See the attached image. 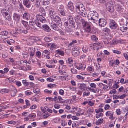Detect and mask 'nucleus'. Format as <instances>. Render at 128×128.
Returning <instances> with one entry per match:
<instances>
[{"instance_id": "nucleus-43", "label": "nucleus", "mask_w": 128, "mask_h": 128, "mask_svg": "<svg viewBox=\"0 0 128 128\" xmlns=\"http://www.w3.org/2000/svg\"><path fill=\"white\" fill-rule=\"evenodd\" d=\"M42 3L43 5L46 6L50 4V2L48 0H43Z\"/></svg>"}, {"instance_id": "nucleus-50", "label": "nucleus", "mask_w": 128, "mask_h": 128, "mask_svg": "<svg viewBox=\"0 0 128 128\" xmlns=\"http://www.w3.org/2000/svg\"><path fill=\"white\" fill-rule=\"evenodd\" d=\"M80 21L82 23L83 27L84 26H85V25L88 22H85L84 20L82 18L81 19V20Z\"/></svg>"}, {"instance_id": "nucleus-23", "label": "nucleus", "mask_w": 128, "mask_h": 128, "mask_svg": "<svg viewBox=\"0 0 128 128\" xmlns=\"http://www.w3.org/2000/svg\"><path fill=\"white\" fill-rule=\"evenodd\" d=\"M94 46L93 48L94 50H96L97 51L101 49L102 46V44H95L94 45Z\"/></svg>"}, {"instance_id": "nucleus-31", "label": "nucleus", "mask_w": 128, "mask_h": 128, "mask_svg": "<svg viewBox=\"0 0 128 128\" xmlns=\"http://www.w3.org/2000/svg\"><path fill=\"white\" fill-rule=\"evenodd\" d=\"M104 121L103 119H100L96 121V125H99L101 124H102L103 122Z\"/></svg>"}, {"instance_id": "nucleus-12", "label": "nucleus", "mask_w": 128, "mask_h": 128, "mask_svg": "<svg viewBox=\"0 0 128 128\" xmlns=\"http://www.w3.org/2000/svg\"><path fill=\"white\" fill-rule=\"evenodd\" d=\"M80 48L78 47H75L73 49L72 51L73 55L74 57H77L80 54V52L79 51Z\"/></svg>"}, {"instance_id": "nucleus-51", "label": "nucleus", "mask_w": 128, "mask_h": 128, "mask_svg": "<svg viewBox=\"0 0 128 128\" xmlns=\"http://www.w3.org/2000/svg\"><path fill=\"white\" fill-rule=\"evenodd\" d=\"M12 92H11V95L12 96L14 97L15 96L16 93L17 92V90L16 89L14 90L13 91H12Z\"/></svg>"}, {"instance_id": "nucleus-64", "label": "nucleus", "mask_w": 128, "mask_h": 128, "mask_svg": "<svg viewBox=\"0 0 128 128\" xmlns=\"http://www.w3.org/2000/svg\"><path fill=\"white\" fill-rule=\"evenodd\" d=\"M103 111V110L102 108H100L96 110V112L97 113H98L100 112H102Z\"/></svg>"}, {"instance_id": "nucleus-57", "label": "nucleus", "mask_w": 128, "mask_h": 128, "mask_svg": "<svg viewBox=\"0 0 128 128\" xmlns=\"http://www.w3.org/2000/svg\"><path fill=\"white\" fill-rule=\"evenodd\" d=\"M33 50L34 49L32 48V50L31 51L30 56L31 58L33 57L35 54V53L34 52V50Z\"/></svg>"}, {"instance_id": "nucleus-38", "label": "nucleus", "mask_w": 128, "mask_h": 128, "mask_svg": "<svg viewBox=\"0 0 128 128\" xmlns=\"http://www.w3.org/2000/svg\"><path fill=\"white\" fill-rule=\"evenodd\" d=\"M60 15L61 16H66V14L64 10H63L58 12Z\"/></svg>"}, {"instance_id": "nucleus-34", "label": "nucleus", "mask_w": 128, "mask_h": 128, "mask_svg": "<svg viewBox=\"0 0 128 128\" xmlns=\"http://www.w3.org/2000/svg\"><path fill=\"white\" fill-rule=\"evenodd\" d=\"M120 42V41L119 40L117 41L116 40H112L110 42V44L112 45H115L118 44V43H119Z\"/></svg>"}, {"instance_id": "nucleus-29", "label": "nucleus", "mask_w": 128, "mask_h": 128, "mask_svg": "<svg viewBox=\"0 0 128 128\" xmlns=\"http://www.w3.org/2000/svg\"><path fill=\"white\" fill-rule=\"evenodd\" d=\"M56 54L62 56H64V52L61 51L60 50H56Z\"/></svg>"}, {"instance_id": "nucleus-63", "label": "nucleus", "mask_w": 128, "mask_h": 128, "mask_svg": "<svg viewBox=\"0 0 128 128\" xmlns=\"http://www.w3.org/2000/svg\"><path fill=\"white\" fill-rule=\"evenodd\" d=\"M103 114L102 113H100L99 114H96V118H98L101 116H103Z\"/></svg>"}, {"instance_id": "nucleus-26", "label": "nucleus", "mask_w": 128, "mask_h": 128, "mask_svg": "<svg viewBox=\"0 0 128 128\" xmlns=\"http://www.w3.org/2000/svg\"><path fill=\"white\" fill-rule=\"evenodd\" d=\"M68 8L72 12H73L74 10V6L73 4L71 2L68 3Z\"/></svg>"}, {"instance_id": "nucleus-7", "label": "nucleus", "mask_w": 128, "mask_h": 128, "mask_svg": "<svg viewBox=\"0 0 128 128\" xmlns=\"http://www.w3.org/2000/svg\"><path fill=\"white\" fill-rule=\"evenodd\" d=\"M110 26L111 29L115 30L117 28L118 25L114 20H110Z\"/></svg>"}, {"instance_id": "nucleus-2", "label": "nucleus", "mask_w": 128, "mask_h": 128, "mask_svg": "<svg viewBox=\"0 0 128 128\" xmlns=\"http://www.w3.org/2000/svg\"><path fill=\"white\" fill-rule=\"evenodd\" d=\"M88 18L89 22L92 24H93L96 23L98 20V14H97L96 15V14H92V15H90V14L88 15Z\"/></svg>"}, {"instance_id": "nucleus-16", "label": "nucleus", "mask_w": 128, "mask_h": 128, "mask_svg": "<svg viewBox=\"0 0 128 128\" xmlns=\"http://www.w3.org/2000/svg\"><path fill=\"white\" fill-rule=\"evenodd\" d=\"M23 4L24 6L28 8H30L32 5V3L29 0H25L23 2Z\"/></svg>"}, {"instance_id": "nucleus-10", "label": "nucleus", "mask_w": 128, "mask_h": 128, "mask_svg": "<svg viewBox=\"0 0 128 128\" xmlns=\"http://www.w3.org/2000/svg\"><path fill=\"white\" fill-rule=\"evenodd\" d=\"M36 40L34 37H30L28 40V44L29 46L32 45Z\"/></svg>"}, {"instance_id": "nucleus-48", "label": "nucleus", "mask_w": 128, "mask_h": 128, "mask_svg": "<svg viewBox=\"0 0 128 128\" xmlns=\"http://www.w3.org/2000/svg\"><path fill=\"white\" fill-rule=\"evenodd\" d=\"M28 117L31 119L34 118L36 117V115L34 114H30L28 116Z\"/></svg>"}, {"instance_id": "nucleus-25", "label": "nucleus", "mask_w": 128, "mask_h": 128, "mask_svg": "<svg viewBox=\"0 0 128 128\" xmlns=\"http://www.w3.org/2000/svg\"><path fill=\"white\" fill-rule=\"evenodd\" d=\"M22 17L23 19L28 20L30 18V15L28 13L25 12L24 14Z\"/></svg>"}, {"instance_id": "nucleus-5", "label": "nucleus", "mask_w": 128, "mask_h": 128, "mask_svg": "<svg viewBox=\"0 0 128 128\" xmlns=\"http://www.w3.org/2000/svg\"><path fill=\"white\" fill-rule=\"evenodd\" d=\"M52 19L56 22L59 26H62V22L60 17L57 15L52 17Z\"/></svg>"}, {"instance_id": "nucleus-22", "label": "nucleus", "mask_w": 128, "mask_h": 128, "mask_svg": "<svg viewBox=\"0 0 128 128\" xmlns=\"http://www.w3.org/2000/svg\"><path fill=\"white\" fill-rule=\"evenodd\" d=\"M22 23L27 30H30V27L28 25V22L24 20H22Z\"/></svg>"}, {"instance_id": "nucleus-45", "label": "nucleus", "mask_w": 128, "mask_h": 128, "mask_svg": "<svg viewBox=\"0 0 128 128\" xmlns=\"http://www.w3.org/2000/svg\"><path fill=\"white\" fill-rule=\"evenodd\" d=\"M40 0H36L35 4L36 6L38 8H39L40 6Z\"/></svg>"}, {"instance_id": "nucleus-4", "label": "nucleus", "mask_w": 128, "mask_h": 128, "mask_svg": "<svg viewBox=\"0 0 128 128\" xmlns=\"http://www.w3.org/2000/svg\"><path fill=\"white\" fill-rule=\"evenodd\" d=\"M36 19L38 20V22L40 23V26L41 28H42V25H43L44 23H45L46 22V21L45 18L42 15H38L37 16Z\"/></svg>"}, {"instance_id": "nucleus-27", "label": "nucleus", "mask_w": 128, "mask_h": 128, "mask_svg": "<svg viewBox=\"0 0 128 128\" xmlns=\"http://www.w3.org/2000/svg\"><path fill=\"white\" fill-rule=\"evenodd\" d=\"M50 15L51 18L57 15L56 12L54 10H50Z\"/></svg>"}, {"instance_id": "nucleus-35", "label": "nucleus", "mask_w": 128, "mask_h": 128, "mask_svg": "<svg viewBox=\"0 0 128 128\" xmlns=\"http://www.w3.org/2000/svg\"><path fill=\"white\" fill-rule=\"evenodd\" d=\"M58 12L64 10V8L63 5H61L59 6L57 8Z\"/></svg>"}, {"instance_id": "nucleus-59", "label": "nucleus", "mask_w": 128, "mask_h": 128, "mask_svg": "<svg viewBox=\"0 0 128 128\" xmlns=\"http://www.w3.org/2000/svg\"><path fill=\"white\" fill-rule=\"evenodd\" d=\"M62 125L63 126H64L67 125V123L65 121L62 120L61 122Z\"/></svg>"}, {"instance_id": "nucleus-1", "label": "nucleus", "mask_w": 128, "mask_h": 128, "mask_svg": "<svg viewBox=\"0 0 128 128\" xmlns=\"http://www.w3.org/2000/svg\"><path fill=\"white\" fill-rule=\"evenodd\" d=\"M76 12L83 17H86L87 15L86 10L83 4L80 3L76 4Z\"/></svg>"}, {"instance_id": "nucleus-15", "label": "nucleus", "mask_w": 128, "mask_h": 128, "mask_svg": "<svg viewBox=\"0 0 128 128\" xmlns=\"http://www.w3.org/2000/svg\"><path fill=\"white\" fill-rule=\"evenodd\" d=\"M41 28L47 32H49L51 30L50 27L47 25L46 24L42 25Z\"/></svg>"}, {"instance_id": "nucleus-30", "label": "nucleus", "mask_w": 128, "mask_h": 128, "mask_svg": "<svg viewBox=\"0 0 128 128\" xmlns=\"http://www.w3.org/2000/svg\"><path fill=\"white\" fill-rule=\"evenodd\" d=\"M0 92L2 94H4L8 93L9 92V91L8 89H2L0 91Z\"/></svg>"}, {"instance_id": "nucleus-14", "label": "nucleus", "mask_w": 128, "mask_h": 128, "mask_svg": "<svg viewBox=\"0 0 128 128\" xmlns=\"http://www.w3.org/2000/svg\"><path fill=\"white\" fill-rule=\"evenodd\" d=\"M50 23L51 28L54 30L55 31H58V30H59V28L55 23L53 22H50Z\"/></svg>"}, {"instance_id": "nucleus-47", "label": "nucleus", "mask_w": 128, "mask_h": 128, "mask_svg": "<svg viewBox=\"0 0 128 128\" xmlns=\"http://www.w3.org/2000/svg\"><path fill=\"white\" fill-rule=\"evenodd\" d=\"M33 92L35 94H38L40 92V90L38 88H36L33 90Z\"/></svg>"}, {"instance_id": "nucleus-6", "label": "nucleus", "mask_w": 128, "mask_h": 128, "mask_svg": "<svg viewBox=\"0 0 128 128\" xmlns=\"http://www.w3.org/2000/svg\"><path fill=\"white\" fill-rule=\"evenodd\" d=\"M38 22V20L36 18L35 19H33L30 21V24L31 26H34L36 24L39 28H41L40 26V23Z\"/></svg>"}, {"instance_id": "nucleus-41", "label": "nucleus", "mask_w": 128, "mask_h": 128, "mask_svg": "<svg viewBox=\"0 0 128 128\" xmlns=\"http://www.w3.org/2000/svg\"><path fill=\"white\" fill-rule=\"evenodd\" d=\"M88 48L86 46H84L82 48V51L84 53H87L88 52Z\"/></svg>"}, {"instance_id": "nucleus-13", "label": "nucleus", "mask_w": 128, "mask_h": 128, "mask_svg": "<svg viewBox=\"0 0 128 128\" xmlns=\"http://www.w3.org/2000/svg\"><path fill=\"white\" fill-rule=\"evenodd\" d=\"M90 26V24L88 22L85 26H83V28L84 29L86 32L88 33H90L91 31Z\"/></svg>"}, {"instance_id": "nucleus-32", "label": "nucleus", "mask_w": 128, "mask_h": 128, "mask_svg": "<svg viewBox=\"0 0 128 128\" xmlns=\"http://www.w3.org/2000/svg\"><path fill=\"white\" fill-rule=\"evenodd\" d=\"M94 70V67L92 66H90L88 68V71L90 73H92V72H93Z\"/></svg>"}, {"instance_id": "nucleus-62", "label": "nucleus", "mask_w": 128, "mask_h": 128, "mask_svg": "<svg viewBox=\"0 0 128 128\" xmlns=\"http://www.w3.org/2000/svg\"><path fill=\"white\" fill-rule=\"evenodd\" d=\"M112 52L116 54H120L121 53L120 51L115 50H113Z\"/></svg>"}, {"instance_id": "nucleus-56", "label": "nucleus", "mask_w": 128, "mask_h": 128, "mask_svg": "<svg viewBox=\"0 0 128 128\" xmlns=\"http://www.w3.org/2000/svg\"><path fill=\"white\" fill-rule=\"evenodd\" d=\"M76 78L79 80H84L85 78L84 77L80 75L77 76Z\"/></svg>"}, {"instance_id": "nucleus-52", "label": "nucleus", "mask_w": 128, "mask_h": 128, "mask_svg": "<svg viewBox=\"0 0 128 128\" xmlns=\"http://www.w3.org/2000/svg\"><path fill=\"white\" fill-rule=\"evenodd\" d=\"M58 100L60 101V102L61 104H63L65 102V101L62 99L61 97L58 96Z\"/></svg>"}, {"instance_id": "nucleus-3", "label": "nucleus", "mask_w": 128, "mask_h": 128, "mask_svg": "<svg viewBox=\"0 0 128 128\" xmlns=\"http://www.w3.org/2000/svg\"><path fill=\"white\" fill-rule=\"evenodd\" d=\"M1 12L3 16L8 21L10 22L12 20V18L11 16L7 12L6 10L4 9H2L1 10Z\"/></svg>"}, {"instance_id": "nucleus-49", "label": "nucleus", "mask_w": 128, "mask_h": 128, "mask_svg": "<svg viewBox=\"0 0 128 128\" xmlns=\"http://www.w3.org/2000/svg\"><path fill=\"white\" fill-rule=\"evenodd\" d=\"M12 3L14 5H16L20 2L19 0H12Z\"/></svg>"}, {"instance_id": "nucleus-21", "label": "nucleus", "mask_w": 128, "mask_h": 128, "mask_svg": "<svg viewBox=\"0 0 128 128\" xmlns=\"http://www.w3.org/2000/svg\"><path fill=\"white\" fill-rule=\"evenodd\" d=\"M74 20L72 16H69L68 18V20L67 21H66L64 23V25L66 26V25H68V24H69L70 23H72V21H74Z\"/></svg>"}, {"instance_id": "nucleus-33", "label": "nucleus", "mask_w": 128, "mask_h": 128, "mask_svg": "<svg viewBox=\"0 0 128 128\" xmlns=\"http://www.w3.org/2000/svg\"><path fill=\"white\" fill-rule=\"evenodd\" d=\"M9 88V89H8L9 91V92H10L13 91L16 89L14 86L12 85H10V86Z\"/></svg>"}, {"instance_id": "nucleus-53", "label": "nucleus", "mask_w": 128, "mask_h": 128, "mask_svg": "<svg viewBox=\"0 0 128 128\" xmlns=\"http://www.w3.org/2000/svg\"><path fill=\"white\" fill-rule=\"evenodd\" d=\"M103 31L104 32L106 33H109L110 32V29L107 28H104L103 30Z\"/></svg>"}, {"instance_id": "nucleus-44", "label": "nucleus", "mask_w": 128, "mask_h": 128, "mask_svg": "<svg viewBox=\"0 0 128 128\" xmlns=\"http://www.w3.org/2000/svg\"><path fill=\"white\" fill-rule=\"evenodd\" d=\"M22 82L23 84L25 86H28L29 84V83L26 80H23L22 81Z\"/></svg>"}, {"instance_id": "nucleus-18", "label": "nucleus", "mask_w": 128, "mask_h": 128, "mask_svg": "<svg viewBox=\"0 0 128 128\" xmlns=\"http://www.w3.org/2000/svg\"><path fill=\"white\" fill-rule=\"evenodd\" d=\"M114 112L111 111H108L106 113V115L107 116H110L109 118L110 119L113 120L114 118L113 117Z\"/></svg>"}, {"instance_id": "nucleus-17", "label": "nucleus", "mask_w": 128, "mask_h": 128, "mask_svg": "<svg viewBox=\"0 0 128 128\" xmlns=\"http://www.w3.org/2000/svg\"><path fill=\"white\" fill-rule=\"evenodd\" d=\"M43 55L46 57V58L50 59V52L47 50H45L43 52Z\"/></svg>"}, {"instance_id": "nucleus-58", "label": "nucleus", "mask_w": 128, "mask_h": 128, "mask_svg": "<svg viewBox=\"0 0 128 128\" xmlns=\"http://www.w3.org/2000/svg\"><path fill=\"white\" fill-rule=\"evenodd\" d=\"M49 46H51L53 48H56V45L53 43H50L49 44Z\"/></svg>"}, {"instance_id": "nucleus-39", "label": "nucleus", "mask_w": 128, "mask_h": 128, "mask_svg": "<svg viewBox=\"0 0 128 128\" xmlns=\"http://www.w3.org/2000/svg\"><path fill=\"white\" fill-rule=\"evenodd\" d=\"M30 30L33 32H36L38 31V29L34 26L33 27H30Z\"/></svg>"}, {"instance_id": "nucleus-20", "label": "nucleus", "mask_w": 128, "mask_h": 128, "mask_svg": "<svg viewBox=\"0 0 128 128\" xmlns=\"http://www.w3.org/2000/svg\"><path fill=\"white\" fill-rule=\"evenodd\" d=\"M65 26L70 29L73 28H75L76 27L75 23L74 21H72V22L68 24V25Z\"/></svg>"}, {"instance_id": "nucleus-28", "label": "nucleus", "mask_w": 128, "mask_h": 128, "mask_svg": "<svg viewBox=\"0 0 128 128\" xmlns=\"http://www.w3.org/2000/svg\"><path fill=\"white\" fill-rule=\"evenodd\" d=\"M127 24L128 26L126 27L123 26H122L120 27V30L123 32H126L128 28V24Z\"/></svg>"}, {"instance_id": "nucleus-19", "label": "nucleus", "mask_w": 128, "mask_h": 128, "mask_svg": "<svg viewBox=\"0 0 128 128\" xmlns=\"http://www.w3.org/2000/svg\"><path fill=\"white\" fill-rule=\"evenodd\" d=\"M20 14L16 13H14L13 16V19L14 20L19 22L20 21Z\"/></svg>"}, {"instance_id": "nucleus-55", "label": "nucleus", "mask_w": 128, "mask_h": 128, "mask_svg": "<svg viewBox=\"0 0 128 128\" xmlns=\"http://www.w3.org/2000/svg\"><path fill=\"white\" fill-rule=\"evenodd\" d=\"M71 71L72 73L74 74H76L78 72L77 70L74 68L71 69Z\"/></svg>"}, {"instance_id": "nucleus-37", "label": "nucleus", "mask_w": 128, "mask_h": 128, "mask_svg": "<svg viewBox=\"0 0 128 128\" xmlns=\"http://www.w3.org/2000/svg\"><path fill=\"white\" fill-rule=\"evenodd\" d=\"M25 102H26V106L24 105V108H26L27 107H29L30 105V101L28 100H25Z\"/></svg>"}, {"instance_id": "nucleus-40", "label": "nucleus", "mask_w": 128, "mask_h": 128, "mask_svg": "<svg viewBox=\"0 0 128 128\" xmlns=\"http://www.w3.org/2000/svg\"><path fill=\"white\" fill-rule=\"evenodd\" d=\"M106 38L107 40L109 41L112 39V36L111 34H108L106 36Z\"/></svg>"}, {"instance_id": "nucleus-54", "label": "nucleus", "mask_w": 128, "mask_h": 128, "mask_svg": "<svg viewBox=\"0 0 128 128\" xmlns=\"http://www.w3.org/2000/svg\"><path fill=\"white\" fill-rule=\"evenodd\" d=\"M50 115V114H49L48 113H45V114L43 116V118L44 119L47 118Z\"/></svg>"}, {"instance_id": "nucleus-8", "label": "nucleus", "mask_w": 128, "mask_h": 128, "mask_svg": "<svg viewBox=\"0 0 128 128\" xmlns=\"http://www.w3.org/2000/svg\"><path fill=\"white\" fill-rule=\"evenodd\" d=\"M74 66L75 68L80 70H84L86 66L85 65L80 64H75Z\"/></svg>"}, {"instance_id": "nucleus-46", "label": "nucleus", "mask_w": 128, "mask_h": 128, "mask_svg": "<svg viewBox=\"0 0 128 128\" xmlns=\"http://www.w3.org/2000/svg\"><path fill=\"white\" fill-rule=\"evenodd\" d=\"M91 39L93 40L96 41L98 40V38L94 35H92L91 36Z\"/></svg>"}, {"instance_id": "nucleus-61", "label": "nucleus", "mask_w": 128, "mask_h": 128, "mask_svg": "<svg viewBox=\"0 0 128 128\" xmlns=\"http://www.w3.org/2000/svg\"><path fill=\"white\" fill-rule=\"evenodd\" d=\"M58 31L59 32L60 35L62 36H64L65 35L64 32L61 30L59 28V30H58Z\"/></svg>"}, {"instance_id": "nucleus-24", "label": "nucleus", "mask_w": 128, "mask_h": 128, "mask_svg": "<svg viewBox=\"0 0 128 128\" xmlns=\"http://www.w3.org/2000/svg\"><path fill=\"white\" fill-rule=\"evenodd\" d=\"M80 89L82 91H85L87 88L86 85L84 84H81L79 86Z\"/></svg>"}, {"instance_id": "nucleus-36", "label": "nucleus", "mask_w": 128, "mask_h": 128, "mask_svg": "<svg viewBox=\"0 0 128 128\" xmlns=\"http://www.w3.org/2000/svg\"><path fill=\"white\" fill-rule=\"evenodd\" d=\"M82 18H80V16H76L74 17V19L76 22H78L80 21L81 19Z\"/></svg>"}, {"instance_id": "nucleus-42", "label": "nucleus", "mask_w": 128, "mask_h": 128, "mask_svg": "<svg viewBox=\"0 0 128 128\" xmlns=\"http://www.w3.org/2000/svg\"><path fill=\"white\" fill-rule=\"evenodd\" d=\"M44 40L45 41L49 42L52 41V39L50 37L47 36L44 38Z\"/></svg>"}, {"instance_id": "nucleus-60", "label": "nucleus", "mask_w": 128, "mask_h": 128, "mask_svg": "<svg viewBox=\"0 0 128 128\" xmlns=\"http://www.w3.org/2000/svg\"><path fill=\"white\" fill-rule=\"evenodd\" d=\"M16 123V121L14 120H12L8 122V124H12L15 125Z\"/></svg>"}, {"instance_id": "nucleus-9", "label": "nucleus", "mask_w": 128, "mask_h": 128, "mask_svg": "<svg viewBox=\"0 0 128 128\" xmlns=\"http://www.w3.org/2000/svg\"><path fill=\"white\" fill-rule=\"evenodd\" d=\"M107 9L109 12H112L114 11V8L112 4L108 2L106 5Z\"/></svg>"}, {"instance_id": "nucleus-11", "label": "nucleus", "mask_w": 128, "mask_h": 128, "mask_svg": "<svg viewBox=\"0 0 128 128\" xmlns=\"http://www.w3.org/2000/svg\"><path fill=\"white\" fill-rule=\"evenodd\" d=\"M106 21L104 19L100 18L99 20V26L101 27H104L106 25Z\"/></svg>"}]
</instances>
